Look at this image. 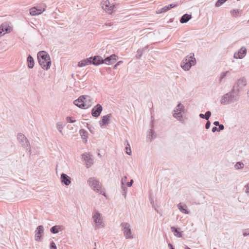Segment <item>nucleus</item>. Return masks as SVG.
<instances>
[{
	"mask_svg": "<svg viewBox=\"0 0 249 249\" xmlns=\"http://www.w3.org/2000/svg\"><path fill=\"white\" fill-rule=\"evenodd\" d=\"M87 184L89 187L95 193H99L106 196V194L103 187L102 183L96 178H89L87 179Z\"/></svg>",
	"mask_w": 249,
	"mask_h": 249,
	"instance_id": "nucleus-1",
	"label": "nucleus"
},
{
	"mask_svg": "<svg viewBox=\"0 0 249 249\" xmlns=\"http://www.w3.org/2000/svg\"><path fill=\"white\" fill-rule=\"evenodd\" d=\"M38 63L41 68L45 70H48L51 66L52 61L49 54L45 51H40L37 53Z\"/></svg>",
	"mask_w": 249,
	"mask_h": 249,
	"instance_id": "nucleus-2",
	"label": "nucleus"
},
{
	"mask_svg": "<svg viewBox=\"0 0 249 249\" xmlns=\"http://www.w3.org/2000/svg\"><path fill=\"white\" fill-rule=\"evenodd\" d=\"M92 225L95 229H100L105 227V223L102 214L98 211H95L92 215Z\"/></svg>",
	"mask_w": 249,
	"mask_h": 249,
	"instance_id": "nucleus-3",
	"label": "nucleus"
},
{
	"mask_svg": "<svg viewBox=\"0 0 249 249\" xmlns=\"http://www.w3.org/2000/svg\"><path fill=\"white\" fill-rule=\"evenodd\" d=\"M196 64V60L194 53H190L185 56L181 63V67L184 71H188L192 66Z\"/></svg>",
	"mask_w": 249,
	"mask_h": 249,
	"instance_id": "nucleus-4",
	"label": "nucleus"
},
{
	"mask_svg": "<svg viewBox=\"0 0 249 249\" xmlns=\"http://www.w3.org/2000/svg\"><path fill=\"white\" fill-rule=\"evenodd\" d=\"M122 231L125 239H132L134 237V233L131 230V226L128 223L123 222L121 224Z\"/></svg>",
	"mask_w": 249,
	"mask_h": 249,
	"instance_id": "nucleus-5",
	"label": "nucleus"
},
{
	"mask_svg": "<svg viewBox=\"0 0 249 249\" xmlns=\"http://www.w3.org/2000/svg\"><path fill=\"white\" fill-rule=\"evenodd\" d=\"M184 111V106L179 103L173 111V116L177 120L182 123L183 122V114Z\"/></svg>",
	"mask_w": 249,
	"mask_h": 249,
	"instance_id": "nucleus-6",
	"label": "nucleus"
},
{
	"mask_svg": "<svg viewBox=\"0 0 249 249\" xmlns=\"http://www.w3.org/2000/svg\"><path fill=\"white\" fill-rule=\"evenodd\" d=\"M17 139L18 142L20 144L26 149V150H28L31 154V148L29 142L27 138L22 133H18L17 135Z\"/></svg>",
	"mask_w": 249,
	"mask_h": 249,
	"instance_id": "nucleus-7",
	"label": "nucleus"
},
{
	"mask_svg": "<svg viewBox=\"0 0 249 249\" xmlns=\"http://www.w3.org/2000/svg\"><path fill=\"white\" fill-rule=\"evenodd\" d=\"M247 85V80L244 77L239 78L235 83L233 87L234 91H236L238 93L244 87Z\"/></svg>",
	"mask_w": 249,
	"mask_h": 249,
	"instance_id": "nucleus-8",
	"label": "nucleus"
},
{
	"mask_svg": "<svg viewBox=\"0 0 249 249\" xmlns=\"http://www.w3.org/2000/svg\"><path fill=\"white\" fill-rule=\"evenodd\" d=\"M101 5L103 9L108 14H111L112 13L114 5L110 4L108 0H102Z\"/></svg>",
	"mask_w": 249,
	"mask_h": 249,
	"instance_id": "nucleus-9",
	"label": "nucleus"
},
{
	"mask_svg": "<svg viewBox=\"0 0 249 249\" xmlns=\"http://www.w3.org/2000/svg\"><path fill=\"white\" fill-rule=\"evenodd\" d=\"M46 6L44 4L40 7H34L30 9V14L33 16H36L42 14L45 11Z\"/></svg>",
	"mask_w": 249,
	"mask_h": 249,
	"instance_id": "nucleus-10",
	"label": "nucleus"
},
{
	"mask_svg": "<svg viewBox=\"0 0 249 249\" xmlns=\"http://www.w3.org/2000/svg\"><path fill=\"white\" fill-rule=\"evenodd\" d=\"M83 102L81 104V107H83V108H88L90 107L93 103V99L89 96L84 95H82Z\"/></svg>",
	"mask_w": 249,
	"mask_h": 249,
	"instance_id": "nucleus-11",
	"label": "nucleus"
},
{
	"mask_svg": "<svg viewBox=\"0 0 249 249\" xmlns=\"http://www.w3.org/2000/svg\"><path fill=\"white\" fill-rule=\"evenodd\" d=\"M81 157L87 168H89L93 164V159L91 158V156L89 153H84L81 155Z\"/></svg>",
	"mask_w": 249,
	"mask_h": 249,
	"instance_id": "nucleus-12",
	"label": "nucleus"
},
{
	"mask_svg": "<svg viewBox=\"0 0 249 249\" xmlns=\"http://www.w3.org/2000/svg\"><path fill=\"white\" fill-rule=\"evenodd\" d=\"M226 94L228 95V98L230 104L237 101L239 99V93L236 91H234L233 89L231 92L226 93Z\"/></svg>",
	"mask_w": 249,
	"mask_h": 249,
	"instance_id": "nucleus-13",
	"label": "nucleus"
},
{
	"mask_svg": "<svg viewBox=\"0 0 249 249\" xmlns=\"http://www.w3.org/2000/svg\"><path fill=\"white\" fill-rule=\"evenodd\" d=\"M44 234V228L42 226H39L36 230L35 240L40 241Z\"/></svg>",
	"mask_w": 249,
	"mask_h": 249,
	"instance_id": "nucleus-14",
	"label": "nucleus"
},
{
	"mask_svg": "<svg viewBox=\"0 0 249 249\" xmlns=\"http://www.w3.org/2000/svg\"><path fill=\"white\" fill-rule=\"evenodd\" d=\"M247 53V49L245 47H242L237 53H235L233 57L235 59H242Z\"/></svg>",
	"mask_w": 249,
	"mask_h": 249,
	"instance_id": "nucleus-15",
	"label": "nucleus"
},
{
	"mask_svg": "<svg viewBox=\"0 0 249 249\" xmlns=\"http://www.w3.org/2000/svg\"><path fill=\"white\" fill-rule=\"evenodd\" d=\"M103 110L102 107L100 104H97L92 109L91 114L92 116L97 117L100 116Z\"/></svg>",
	"mask_w": 249,
	"mask_h": 249,
	"instance_id": "nucleus-16",
	"label": "nucleus"
},
{
	"mask_svg": "<svg viewBox=\"0 0 249 249\" xmlns=\"http://www.w3.org/2000/svg\"><path fill=\"white\" fill-rule=\"evenodd\" d=\"M117 58L118 56L113 54L104 59V62L105 64L109 65L114 63Z\"/></svg>",
	"mask_w": 249,
	"mask_h": 249,
	"instance_id": "nucleus-17",
	"label": "nucleus"
},
{
	"mask_svg": "<svg viewBox=\"0 0 249 249\" xmlns=\"http://www.w3.org/2000/svg\"><path fill=\"white\" fill-rule=\"evenodd\" d=\"M60 180L61 183L66 186H68L71 183V178L64 173L61 175Z\"/></svg>",
	"mask_w": 249,
	"mask_h": 249,
	"instance_id": "nucleus-18",
	"label": "nucleus"
},
{
	"mask_svg": "<svg viewBox=\"0 0 249 249\" xmlns=\"http://www.w3.org/2000/svg\"><path fill=\"white\" fill-rule=\"evenodd\" d=\"M91 63L94 65L98 66L100 64L104 63V59L99 55H96L92 57Z\"/></svg>",
	"mask_w": 249,
	"mask_h": 249,
	"instance_id": "nucleus-19",
	"label": "nucleus"
},
{
	"mask_svg": "<svg viewBox=\"0 0 249 249\" xmlns=\"http://www.w3.org/2000/svg\"><path fill=\"white\" fill-rule=\"evenodd\" d=\"M111 117V115L110 114H107L102 117V120L100 121L99 124L101 126L103 125L108 124L109 122V120Z\"/></svg>",
	"mask_w": 249,
	"mask_h": 249,
	"instance_id": "nucleus-20",
	"label": "nucleus"
},
{
	"mask_svg": "<svg viewBox=\"0 0 249 249\" xmlns=\"http://www.w3.org/2000/svg\"><path fill=\"white\" fill-rule=\"evenodd\" d=\"M92 59V57H90L89 58H87L86 59L82 60L78 62V66L79 67H85L87 65H89L91 64V60Z\"/></svg>",
	"mask_w": 249,
	"mask_h": 249,
	"instance_id": "nucleus-21",
	"label": "nucleus"
},
{
	"mask_svg": "<svg viewBox=\"0 0 249 249\" xmlns=\"http://www.w3.org/2000/svg\"><path fill=\"white\" fill-rule=\"evenodd\" d=\"M64 228L62 226L55 225L52 227L50 229V231L53 233H57L59 231H63Z\"/></svg>",
	"mask_w": 249,
	"mask_h": 249,
	"instance_id": "nucleus-22",
	"label": "nucleus"
},
{
	"mask_svg": "<svg viewBox=\"0 0 249 249\" xmlns=\"http://www.w3.org/2000/svg\"><path fill=\"white\" fill-rule=\"evenodd\" d=\"M178 207L181 213L185 214H189V212L187 210V206L185 205H182L181 203H179L178 205Z\"/></svg>",
	"mask_w": 249,
	"mask_h": 249,
	"instance_id": "nucleus-23",
	"label": "nucleus"
},
{
	"mask_svg": "<svg viewBox=\"0 0 249 249\" xmlns=\"http://www.w3.org/2000/svg\"><path fill=\"white\" fill-rule=\"evenodd\" d=\"M28 67L30 69H32L34 67L35 61L34 58L29 55L27 57Z\"/></svg>",
	"mask_w": 249,
	"mask_h": 249,
	"instance_id": "nucleus-24",
	"label": "nucleus"
},
{
	"mask_svg": "<svg viewBox=\"0 0 249 249\" xmlns=\"http://www.w3.org/2000/svg\"><path fill=\"white\" fill-rule=\"evenodd\" d=\"M82 95L80 96L77 99L75 100L73 102V104L80 108H83V107H81V104L83 102L82 100Z\"/></svg>",
	"mask_w": 249,
	"mask_h": 249,
	"instance_id": "nucleus-25",
	"label": "nucleus"
},
{
	"mask_svg": "<svg viewBox=\"0 0 249 249\" xmlns=\"http://www.w3.org/2000/svg\"><path fill=\"white\" fill-rule=\"evenodd\" d=\"M228 95L226 94H224L223 96H222L220 99V103L222 105H228L230 104L229 99L228 98Z\"/></svg>",
	"mask_w": 249,
	"mask_h": 249,
	"instance_id": "nucleus-26",
	"label": "nucleus"
},
{
	"mask_svg": "<svg viewBox=\"0 0 249 249\" xmlns=\"http://www.w3.org/2000/svg\"><path fill=\"white\" fill-rule=\"evenodd\" d=\"M231 15L234 18H237L240 16L241 13L239 9H235L230 11Z\"/></svg>",
	"mask_w": 249,
	"mask_h": 249,
	"instance_id": "nucleus-27",
	"label": "nucleus"
},
{
	"mask_svg": "<svg viewBox=\"0 0 249 249\" xmlns=\"http://www.w3.org/2000/svg\"><path fill=\"white\" fill-rule=\"evenodd\" d=\"M191 18V16L188 14H184L182 16L180 19V22L182 23H186Z\"/></svg>",
	"mask_w": 249,
	"mask_h": 249,
	"instance_id": "nucleus-28",
	"label": "nucleus"
},
{
	"mask_svg": "<svg viewBox=\"0 0 249 249\" xmlns=\"http://www.w3.org/2000/svg\"><path fill=\"white\" fill-rule=\"evenodd\" d=\"M171 230L174 233V234L175 236L177 237H182V233L181 232L178 231L177 229H176L174 227H172L171 228Z\"/></svg>",
	"mask_w": 249,
	"mask_h": 249,
	"instance_id": "nucleus-29",
	"label": "nucleus"
},
{
	"mask_svg": "<svg viewBox=\"0 0 249 249\" xmlns=\"http://www.w3.org/2000/svg\"><path fill=\"white\" fill-rule=\"evenodd\" d=\"M148 138L150 139V141L154 139L156 137V135L155 131L151 129L148 131Z\"/></svg>",
	"mask_w": 249,
	"mask_h": 249,
	"instance_id": "nucleus-30",
	"label": "nucleus"
},
{
	"mask_svg": "<svg viewBox=\"0 0 249 249\" xmlns=\"http://www.w3.org/2000/svg\"><path fill=\"white\" fill-rule=\"evenodd\" d=\"M57 129L59 131V132L63 135L62 129L63 128V125L60 122H58L56 124Z\"/></svg>",
	"mask_w": 249,
	"mask_h": 249,
	"instance_id": "nucleus-31",
	"label": "nucleus"
},
{
	"mask_svg": "<svg viewBox=\"0 0 249 249\" xmlns=\"http://www.w3.org/2000/svg\"><path fill=\"white\" fill-rule=\"evenodd\" d=\"M169 9H170L169 8L168 6L167 5V6H165L158 10L156 12L157 14H160L163 12H165L167 11L168 10H169Z\"/></svg>",
	"mask_w": 249,
	"mask_h": 249,
	"instance_id": "nucleus-32",
	"label": "nucleus"
},
{
	"mask_svg": "<svg viewBox=\"0 0 249 249\" xmlns=\"http://www.w3.org/2000/svg\"><path fill=\"white\" fill-rule=\"evenodd\" d=\"M125 142H126V146L125 147L126 153L127 154H128V155H131V150L130 144H129V142L127 140L125 141Z\"/></svg>",
	"mask_w": 249,
	"mask_h": 249,
	"instance_id": "nucleus-33",
	"label": "nucleus"
},
{
	"mask_svg": "<svg viewBox=\"0 0 249 249\" xmlns=\"http://www.w3.org/2000/svg\"><path fill=\"white\" fill-rule=\"evenodd\" d=\"M244 165L242 162H237L234 165L236 169H241L244 168Z\"/></svg>",
	"mask_w": 249,
	"mask_h": 249,
	"instance_id": "nucleus-34",
	"label": "nucleus"
},
{
	"mask_svg": "<svg viewBox=\"0 0 249 249\" xmlns=\"http://www.w3.org/2000/svg\"><path fill=\"white\" fill-rule=\"evenodd\" d=\"M80 134L82 139H86L87 138V132L84 129L80 130Z\"/></svg>",
	"mask_w": 249,
	"mask_h": 249,
	"instance_id": "nucleus-35",
	"label": "nucleus"
},
{
	"mask_svg": "<svg viewBox=\"0 0 249 249\" xmlns=\"http://www.w3.org/2000/svg\"><path fill=\"white\" fill-rule=\"evenodd\" d=\"M227 0H218L215 4V7H218L220 6Z\"/></svg>",
	"mask_w": 249,
	"mask_h": 249,
	"instance_id": "nucleus-36",
	"label": "nucleus"
},
{
	"mask_svg": "<svg viewBox=\"0 0 249 249\" xmlns=\"http://www.w3.org/2000/svg\"><path fill=\"white\" fill-rule=\"evenodd\" d=\"M8 30V29L7 28H4L2 25H1L0 26V36H2L5 34V33H3V32H4V30H5L7 32Z\"/></svg>",
	"mask_w": 249,
	"mask_h": 249,
	"instance_id": "nucleus-37",
	"label": "nucleus"
},
{
	"mask_svg": "<svg viewBox=\"0 0 249 249\" xmlns=\"http://www.w3.org/2000/svg\"><path fill=\"white\" fill-rule=\"evenodd\" d=\"M229 71H226L224 72H221L220 76V80L223 79L227 75L229 74Z\"/></svg>",
	"mask_w": 249,
	"mask_h": 249,
	"instance_id": "nucleus-38",
	"label": "nucleus"
},
{
	"mask_svg": "<svg viewBox=\"0 0 249 249\" xmlns=\"http://www.w3.org/2000/svg\"><path fill=\"white\" fill-rule=\"evenodd\" d=\"M211 115V112L210 111H208L205 113V119L208 120Z\"/></svg>",
	"mask_w": 249,
	"mask_h": 249,
	"instance_id": "nucleus-39",
	"label": "nucleus"
},
{
	"mask_svg": "<svg viewBox=\"0 0 249 249\" xmlns=\"http://www.w3.org/2000/svg\"><path fill=\"white\" fill-rule=\"evenodd\" d=\"M126 180H127V177L126 176H124L123 178H122V179H121V185H123L126 182Z\"/></svg>",
	"mask_w": 249,
	"mask_h": 249,
	"instance_id": "nucleus-40",
	"label": "nucleus"
},
{
	"mask_svg": "<svg viewBox=\"0 0 249 249\" xmlns=\"http://www.w3.org/2000/svg\"><path fill=\"white\" fill-rule=\"evenodd\" d=\"M66 120H67V122L70 123H73L75 122V120L72 119V118L70 117H67L66 118Z\"/></svg>",
	"mask_w": 249,
	"mask_h": 249,
	"instance_id": "nucleus-41",
	"label": "nucleus"
},
{
	"mask_svg": "<svg viewBox=\"0 0 249 249\" xmlns=\"http://www.w3.org/2000/svg\"><path fill=\"white\" fill-rule=\"evenodd\" d=\"M51 249H56L55 244L53 242H52L50 244Z\"/></svg>",
	"mask_w": 249,
	"mask_h": 249,
	"instance_id": "nucleus-42",
	"label": "nucleus"
},
{
	"mask_svg": "<svg viewBox=\"0 0 249 249\" xmlns=\"http://www.w3.org/2000/svg\"><path fill=\"white\" fill-rule=\"evenodd\" d=\"M123 63V61H118L114 66V67H113V69H116L117 68V67L120 65L121 64H122Z\"/></svg>",
	"mask_w": 249,
	"mask_h": 249,
	"instance_id": "nucleus-43",
	"label": "nucleus"
},
{
	"mask_svg": "<svg viewBox=\"0 0 249 249\" xmlns=\"http://www.w3.org/2000/svg\"><path fill=\"white\" fill-rule=\"evenodd\" d=\"M245 187L246 188V193L249 195V183H248L246 186Z\"/></svg>",
	"mask_w": 249,
	"mask_h": 249,
	"instance_id": "nucleus-44",
	"label": "nucleus"
},
{
	"mask_svg": "<svg viewBox=\"0 0 249 249\" xmlns=\"http://www.w3.org/2000/svg\"><path fill=\"white\" fill-rule=\"evenodd\" d=\"M133 182V180L131 179L130 182H128L126 183V185L128 187H131L132 185Z\"/></svg>",
	"mask_w": 249,
	"mask_h": 249,
	"instance_id": "nucleus-45",
	"label": "nucleus"
},
{
	"mask_svg": "<svg viewBox=\"0 0 249 249\" xmlns=\"http://www.w3.org/2000/svg\"><path fill=\"white\" fill-rule=\"evenodd\" d=\"M211 125V123L209 121H208L205 125V127L206 129H209Z\"/></svg>",
	"mask_w": 249,
	"mask_h": 249,
	"instance_id": "nucleus-46",
	"label": "nucleus"
},
{
	"mask_svg": "<svg viewBox=\"0 0 249 249\" xmlns=\"http://www.w3.org/2000/svg\"><path fill=\"white\" fill-rule=\"evenodd\" d=\"M121 189L122 191H127L126 187H125L124 184L121 185Z\"/></svg>",
	"mask_w": 249,
	"mask_h": 249,
	"instance_id": "nucleus-47",
	"label": "nucleus"
},
{
	"mask_svg": "<svg viewBox=\"0 0 249 249\" xmlns=\"http://www.w3.org/2000/svg\"><path fill=\"white\" fill-rule=\"evenodd\" d=\"M113 24L110 22H106L105 25L107 27H111Z\"/></svg>",
	"mask_w": 249,
	"mask_h": 249,
	"instance_id": "nucleus-48",
	"label": "nucleus"
},
{
	"mask_svg": "<svg viewBox=\"0 0 249 249\" xmlns=\"http://www.w3.org/2000/svg\"><path fill=\"white\" fill-rule=\"evenodd\" d=\"M219 130L218 131L223 130L224 128V126L223 124H219Z\"/></svg>",
	"mask_w": 249,
	"mask_h": 249,
	"instance_id": "nucleus-49",
	"label": "nucleus"
},
{
	"mask_svg": "<svg viewBox=\"0 0 249 249\" xmlns=\"http://www.w3.org/2000/svg\"><path fill=\"white\" fill-rule=\"evenodd\" d=\"M212 131L213 132H215L216 131H218V128L216 126H214L212 128Z\"/></svg>",
	"mask_w": 249,
	"mask_h": 249,
	"instance_id": "nucleus-50",
	"label": "nucleus"
},
{
	"mask_svg": "<svg viewBox=\"0 0 249 249\" xmlns=\"http://www.w3.org/2000/svg\"><path fill=\"white\" fill-rule=\"evenodd\" d=\"M168 6L169 9H170L175 7L176 6V5L174 4H170V5H169Z\"/></svg>",
	"mask_w": 249,
	"mask_h": 249,
	"instance_id": "nucleus-51",
	"label": "nucleus"
},
{
	"mask_svg": "<svg viewBox=\"0 0 249 249\" xmlns=\"http://www.w3.org/2000/svg\"><path fill=\"white\" fill-rule=\"evenodd\" d=\"M126 192L127 191H122V194L124 198H125L126 196Z\"/></svg>",
	"mask_w": 249,
	"mask_h": 249,
	"instance_id": "nucleus-52",
	"label": "nucleus"
},
{
	"mask_svg": "<svg viewBox=\"0 0 249 249\" xmlns=\"http://www.w3.org/2000/svg\"><path fill=\"white\" fill-rule=\"evenodd\" d=\"M168 247H169V248L170 249H174V248H173L172 245L171 243H169L168 244Z\"/></svg>",
	"mask_w": 249,
	"mask_h": 249,
	"instance_id": "nucleus-53",
	"label": "nucleus"
},
{
	"mask_svg": "<svg viewBox=\"0 0 249 249\" xmlns=\"http://www.w3.org/2000/svg\"><path fill=\"white\" fill-rule=\"evenodd\" d=\"M199 117L202 118V119H205V114H199Z\"/></svg>",
	"mask_w": 249,
	"mask_h": 249,
	"instance_id": "nucleus-54",
	"label": "nucleus"
},
{
	"mask_svg": "<svg viewBox=\"0 0 249 249\" xmlns=\"http://www.w3.org/2000/svg\"><path fill=\"white\" fill-rule=\"evenodd\" d=\"M213 124L215 125V126H218L219 124V123L218 121H215L213 123Z\"/></svg>",
	"mask_w": 249,
	"mask_h": 249,
	"instance_id": "nucleus-55",
	"label": "nucleus"
},
{
	"mask_svg": "<svg viewBox=\"0 0 249 249\" xmlns=\"http://www.w3.org/2000/svg\"><path fill=\"white\" fill-rule=\"evenodd\" d=\"M249 234V233H247L246 232H245V233H243L244 236H247V235H248Z\"/></svg>",
	"mask_w": 249,
	"mask_h": 249,
	"instance_id": "nucleus-56",
	"label": "nucleus"
},
{
	"mask_svg": "<svg viewBox=\"0 0 249 249\" xmlns=\"http://www.w3.org/2000/svg\"><path fill=\"white\" fill-rule=\"evenodd\" d=\"M184 249H191L189 247H188V246H186L184 248Z\"/></svg>",
	"mask_w": 249,
	"mask_h": 249,
	"instance_id": "nucleus-57",
	"label": "nucleus"
},
{
	"mask_svg": "<svg viewBox=\"0 0 249 249\" xmlns=\"http://www.w3.org/2000/svg\"><path fill=\"white\" fill-rule=\"evenodd\" d=\"M248 96L249 97V90H248Z\"/></svg>",
	"mask_w": 249,
	"mask_h": 249,
	"instance_id": "nucleus-58",
	"label": "nucleus"
}]
</instances>
